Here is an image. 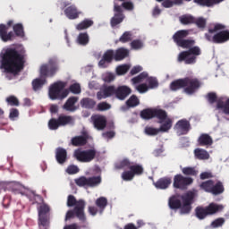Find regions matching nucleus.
<instances>
[{"label":"nucleus","instance_id":"obj_62","mask_svg":"<svg viewBox=\"0 0 229 229\" xmlns=\"http://www.w3.org/2000/svg\"><path fill=\"white\" fill-rule=\"evenodd\" d=\"M221 30H225V25L223 24H216L213 29L208 30V34L212 35V33H216V31H219Z\"/></svg>","mask_w":229,"mask_h":229},{"label":"nucleus","instance_id":"obj_30","mask_svg":"<svg viewBox=\"0 0 229 229\" xmlns=\"http://www.w3.org/2000/svg\"><path fill=\"white\" fill-rule=\"evenodd\" d=\"M185 89V78L177 79L170 83V90L176 92V90Z\"/></svg>","mask_w":229,"mask_h":229},{"label":"nucleus","instance_id":"obj_20","mask_svg":"<svg viewBox=\"0 0 229 229\" xmlns=\"http://www.w3.org/2000/svg\"><path fill=\"white\" fill-rule=\"evenodd\" d=\"M116 89L114 85L106 86L103 88L102 92H98V99H106V98H112V96H116Z\"/></svg>","mask_w":229,"mask_h":229},{"label":"nucleus","instance_id":"obj_34","mask_svg":"<svg viewBox=\"0 0 229 229\" xmlns=\"http://www.w3.org/2000/svg\"><path fill=\"white\" fill-rule=\"evenodd\" d=\"M89 137L87 136H75L72 139V146L80 147L87 144Z\"/></svg>","mask_w":229,"mask_h":229},{"label":"nucleus","instance_id":"obj_8","mask_svg":"<svg viewBox=\"0 0 229 229\" xmlns=\"http://www.w3.org/2000/svg\"><path fill=\"white\" fill-rule=\"evenodd\" d=\"M38 225L39 229H49L51 226V208L47 204H42L38 209Z\"/></svg>","mask_w":229,"mask_h":229},{"label":"nucleus","instance_id":"obj_23","mask_svg":"<svg viewBox=\"0 0 229 229\" xmlns=\"http://www.w3.org/2000/svg\"><path fill=\"white\" fill-rule=\"evenodd\" d=\"M91 121L97 130H105L106 128V116L95 114L91 116Z\"/></svg>","mask_w":229,"mask_h":229},{"label":"nucleus","instance_id":"obj_48","mask_svg":"<svg viewBox=\"0 0 229 229\" xmlns=\"http://www.w3.org/2000/svg\"><path fill=\"white\" fill-rule=\"evenodd\" d=\"M5 101L10 106H19V105H21V103L19 102V98H17V97L13 95L6 98Z\"/></svg>","mask_w":229,"mask_h":229},{"label":"nucleus","instance_id":"obj_47","mask_svg":"<svg viewBox=\"0 0 229 229\" xmlns=\"http://www.w3.org/2000/svg\"><path fill=\"white\" fill-rule=\"evenodd\" d=\"M126 167L128 169L131 167V162L128 158H123V160H121L119 163L115 165L116 169H126Z\"/></svg>","mask_w":229,"mask_h":229},{"label":"nucleus","instance_id":"obj_64","mask_svg":"<svg viewBox=\"0 0 229 229\" xmlns=\"http://www.w3.org/2000/svg\"><path fill=\"white\" fill-rule=\"evenodd\" d=\"M122 6L124 8V10H128L129 12H131V10L134 8L133 3L131 2H123Z\"/></svg>","mask_w":229,"mask_h":229},{"label":"nucleus","instance_id":"obj_51","mask_svg":"<svg viewBox=\"0 0 229 229\" xmlns=\"http://www.w3.org/2000/svg\"><path fill=\"white\" fill-rule=\"evenodd\" d=\"M59 126H61V125H60V122H59L58 118L57 119L52 118L49 120V122H48L49 130H58Z\"/></svg>","mask_w":229,"mask_h":229},{"label":"nucleus","instance_id":"obj_61","mask_svg":"<svg viewBox=\"0 0 229 229\" xmlns=\"http://www.w3.org/2000/svg\"><path fill=\"white\" fill-rule=\"evenodd\" d=\"M19 117V109L12 108L10 110L9 118L11 121H15V118Z\"/></svg>","mask_w":229,"mask_h":229},{"label":"nucleus","instance_id":"obj_9","mask_svg":"<svg viewBox=\"0 0 229 229\" xmlns=\"http://www.w3.org/2000/svg\"><path fill=\"white\" fill-rule=\"evenodd\" d=\"M140 117L145 121H149L156 118L158 119L159 123H162L167 119V112H165L164 109L146 108L140 111Z\"/></svg>","mask_w":229,"mask_h":229},{"label":"nucleus","instance_id":"obj_29","mask_svg":"<svg viewBox=\"0 0 229 229\" xmlns=\"http://www.w3.org/2000/svg\"><path fill=\"white\" fill-rule=\"evenodd\" d=\"M199 146H212L214 144V140L212 137L207 133H202L198 139Z\"/></svg>","mask_w":229,"mask_h":229},{"label":"nucleus","instance_id":"obj_59","mask_svg":"<svg viewBox=\"0 0 229 229\" xmlns=\"http://www.w3.org/2000/svg\"><path fill=\"white\" fill-rule=\"evenodd\" d=\"M131 49H141L142 47V41L140 39H134L131 42Z\"/></svg>","mask_w":229,"mask_h":229},{"label":"nucleus","instance_id":"obj_33","mask_svg":"<svg viewBox=\"0 0 229 229\" xmlns=\"http://www.w3.org/2000/svg\"><path fill=\"white\" fill-rule=\"evenodd\" d=\"M91 26H94V21L90 19H84L76 25V30L78 31H83V30H89V28H91Z\"/></svg>","mask_w":229,"mask_h":229},{"label":"nucleus","instance_id":"obj_52","mask_svg":"<svg viewBox=\"0 0 229 229\" xmlns=\"http://www.w3.org/2000/svg\"><path fill=\"white\" fill-rule=\"evenodd\" d=\"M130 71V65L123 64L116 68V72L119 76H123V74H126Z\"/></svg>","mask_w":229,"mask_h":229},{"label":"nucleus","instance_id":"obj_12","mask_svg":"<svg viewBox=\"0 0 229 229\" xmlns=\"http://www.w3.org/2000/svg\"><path fill=\"white\" fill-rule=\"evenodd\" d=\"M201 89V81L194 77L184 78V92L192 96Z\"/></svg>","mask_w":229,"mask_h":229},{"label":"nucleus","instance_id":"obj_39","mask_svg":"<svg viewBox=\"0 0 229 229\" xmlns=\"http://www.w3.org/2000/svg\"><path fill=\"white\" fill-rule=\"evenodd\" d=\"M129 169L134 176H140L144 174V166H142V165H139V164L131 165Z\"/></svg>","mask_w":229,"mask_h":229},{"label":"nucleus","instance_id":"obj_53","mask_svg":"<svg viewBox=\"0 0 229 229\" xmlns=\"http://www.w3.org/2000/svg\"><path fill=\"white\" fill-rule=\"evenodd\" d=\"M194 24H196V26L200 30H203L207 26V20L203 17H199L198 19L195 18Z\"/></svg>","mask_w":229,"mask_h":229},{"label":"nucleus","instance_id":"obj_6","mask_svg":"<svg viewBox=\"0 0 229 229\" xmlns=\"http://www.w3.org/2000/svg\"><path fill=\"white\" fill-rule=\"evenodd\" d=\"M13 30L14 31H10L8 33V27L4 24H0V38L3 42H8L10 40H15V37H19L20 38H24V26L22 23H16L13 26Z\"/></svg>","mask_w":229,"mask_h":229},{"label":"nucleus","instance_id":"obj_56","mask_svg":"<svg viewBox=\"0 0 229 229\" xmlns=\"http://www.w3.org/2000/svg\"><path fill=\"white\" fill-rule=\"evenodd\" d=\"M145 133L146 135H158L160 133V130L153 127H146L145 128Z\"/></svg>","mask_w":229,"mask_h":229},{"label":"nucleus","instance_id":"obj_40","mask_svg":"<svg viewBox=\"0 0 229 229\" xmlns=\"http://www.w3.org/2000/svg\"><path fill=\"white\" fill-rule=\"evenodd\" d=\"M194 155L199 160H208V158H210L208 152L201 148H196L194 150Z\"/></svg>","mask_w":229,"mask_h":229},{"label":"nucleus","instance_id":"obj_32","mask_svg":"<svg viewBox=\"0 0 229 229\" xmlns=\"http://www.w3.org/2000/svg\"><path fill=\"white\" fill-rule=\"evenodd\" d=\"M223 192H225L223 182L221 181H218L216 183L214 182L211 189V194H213V196H219V194H223Z\"/></svg>","mask_w":229,"mask_h":229},{"label":"nucleus","instance_id":"obj_15","mask_svg":"<svg viewBox=\"0 0 229 229\" xmlns=\"http://www.w3.org/2000/svg\"><path fill=\"white\" fill-rule=\"evenodd\" d=\"M194 183V179L192 177H185L179 174L174 175L173 187L174 189H180L181 191H185L189 185Z\"/></svg>","mask_w":229,"mask_h":229},{"label":"nucleus","instance_id":"obj_4","mask_svg":"<svg viewBox=\"0 0 229 229\" xmlns=\"http://www.w3.org/2000/svg\"><path fill=\"white\" fill-rule=\"evenodd\" d=\"M195 196L196 194L194 191H188L184 195L181 196V200L180 195H173L168 199V207L171 208V210L181 209L182 214H191Z\"/></svg>","mask_w":229,"mask_h":229},{"label":"nucleus","instance_id":"obj_43","mask_svg":"<svg viewBox=\"0 0 229 229\" xmlns=\"http://www.w3.org/2000/svg\"><path fill=\"white\" fill-rule=\"evenodd\" d=\"M213 183H214V180H208V181L202 182L199 184V189L201 191H204L205 192H209V194H211Z\"/></svg>","mask_w":229,"mask_h":229},{"label":"nucleus","instance_id":"obj_10","mask_svg":"<svg viewBox=\"0 0 229 229\" xmlns=\"http://www.w3.org/2000/svg\"><path fill=\"white\" fill-rule=\"evenodd\" d=\"M223 207L221 205H218L216 203L211 202L207 207H197L195 209V214L198 219H205V217H208V216H214L215 214H217V212H221V209Z\"/></svg>","mask_w":229,"mask_h":229},{"label":"nucleus","instance_id":"obj_24","mask_svg":"<svg viewBox=\"0 0 229 229\" xmlns=\"http://www.w3.org/2000/svg\"><path fill=\"white\" fill-rule=\"evenodd\" d=\"M171 183H173L171 177H162L154 182V185L156 189H161L164 191L165 189H169V185H171Z\"/></svg>","mask_w":229,"mask_h":229},{"label":"nucleus","instance_id":"obj_54","mask_svg":"<svg viewBox=\"0 0 229 229\" xmlns=\"http://www.w3.org/2000/svg\"><path fill=\"white\" fill-rule=\"evenodd\" d=\"M69 92H72V94H81V87L78 83L72 84L69 87Z\"/></svg>","mask_w":229,"mask_h":229},{"label":"nucleus","instance_id":"obj_60","mask_svg":"<svg viewBox=\"0 0 229 229\" xmlns=\"http://www.w3.org/2000/svg\"><path fill=\"white\" fill-rule=\"evenodd\" d=\"M136 89L138 90V92H140V94H144V92H148V90H149V88H148V84L142 83V84L138 85L136 87Z\"/></svg>","mask_w":229,"mask_h":229},{"label":"nucleus","instance_id":"obj_28","mask_svg":"<svg viewBox=\"0 0 229 229\" xmlns=\"http://www.w3.org/2000/svg\"><path fill=\"white\" fill-rule=\"evenodd\" d=\"M76 103H78V97H70L63 106V108L66 112H76V106H74Z\"/></svg>","mask_w":229,"mask_h":229},{"label":"nucleus","instance_id":"obj_2","mask_svg":"<svg viewBox=\"0 0 229 229\" xmlns=\"http://www.w3.org/2000/svg\"><path fill=\"white\" fill-rule=\"evenodd\" d=\"M58 71H60V62L58 61V57H50L47 64H44L40 66L39 74L42 79L38 78L32 81L33 90H35V92L40 90V89L47 83L46 78H53Z\"/></svg>","mask_w":229,"mask_h":229},{"label":"nucleus","instance_id":"obj_17","mask_svg":"<svg viewBox=\"0 0 229 229\" xmlns=\"http://www.w3.org/2000/svg\"><path fill=\"white\" fill-rule=\"evenodd\" d=\"M114 60H115V50L108 49L104 53L101 60L98 62V67L100 69H106Z\"/></svg>","mask_w":229,"mask_h":229},{"label":"nucleus","instance_id":"obj_22","mask_svg":"<svg viewBox=\"0 0 229 229\" xmlns=\"http://www.w3.org/2000/svg\"><path fill=\"white\" fill-rule=\"evenodd\" d=\"M131 94V88L123 85L116 87V99H119L120 101H124L128 96Z\"/></svg>","mask_w":229,"mask_h":229},{"label":"nucleus","instance_id":"obj_18","mask_svg":"<svg viewBox=\"0 0 229 229\" xmlns=\"http://www.w3.org/2000/svg\"><path fill=\"white\" fill-rule=\"evenodd\" d=\"M174 128L179 135H187L192 127L191 126V122L189 120L181 119L177 121Z\"/></svg>","mask_w":229,"mask_h":229},{"label":"nucleus","instance_id":"obj_5","mask_svg":"<svg viewBox=\"0 0 229 229\" xmlns=\"http://www.w3.org/2000/svg\"><path fill=\"white\" fill-rule=\"evenodd\" d=\"M87 203L84 199H76L74 195H69L67 198V207H74L73 209H70L66 212L64 221H69L77 217L79 221L85 223L87 216H85V207Z\"/></svg>","mask_w":229,"mask_h":229},{"label":"nucleus","instance_id":"obj_49","mask_svg":"<svg viewBox=\"0 0 229 229\" xmlns=\"http://www.w3.org/2000/svg\"><path fill=\"white\" fill-rule=\"evenodd\" d=\"M146 81L148 84V89H157L158 87V80L155 77H147Z\"/></svg>","mask_w":229,"mask_h":229},{"label":"nucleus","instance_id":"obj_13","mask_svg":"<svg viewBox=\"0 0 229 229\" xmlns=\"http://www.w3.org/2000/svg\"><path fill=\"white\" fill-rule=\"evenodd\" d=\"M102 182L101 176H91V177H86V176H81L78 179H75V183L78 185V187H98V185H100Z\"/></svg>","mask_w":229,"mask_h":229},{"label":"nucleus","instance_id":"obj_3","mask_svg":"<svg viewBox=\"0 0 229 229\" xmlns=\"http://www.w3.org/2000/svg\"><path fill=\"white\" fill-rule=\"evenodd\" d=\"M195 44L196 41L194 39H184L181 42L179 47L188 50L182 51L178 55L177 62H184L186 65L196 64L198 56L201 55V48L199 47H193Z\"/></svg>","mask_w":229,"mask_h":229},{"label":"nucleus","instance_id":"obj_63","mask_svg":"<svg viewBox=\"0 0 229 229\" xmlns=\"http://www.w3.org/2000/svg\"><path fill=\"white\" fill-rule=\"evenodd\" d=\"M103 80L106 83H111V81H114L115 80V75H114L113 73H106V75H104Z\"/></svg>","mask_w":229,"mask_h":229},{"label":"nucleus","instance_id":"obj_50","mask_svg":"<svg viewBox=\"0 0 229 229\" xmlns=\"http://www.w3.org/2000/svg\"><path fill=\"white\" fill-rule=\"evenodd\" d=\"M135 178V175H133L132 172L131 170L129 171H124L122 174V180L124 182H131Z\"/></svg>","mask_w":229,"mask_h":229},{"label":"nucleus","instance_id":"obj_45","mask_svg":"<svg viewBox=\"0 0 229 229\" xmlns=\"http://www.w3.org/2000/svg\"><path fill=\"white\" fill-rule=\"evenodd\" d=\"M182 173L185 176H196L199 172L196 169V167L186 166L182 169Z\"/></svg>","mask_w":229,"mask_h":229},{"label":"nucleus","instance_id":"obj_37","mask_svg":"<svg viewBox=\"0 0 229 229\" xmlns=\"http://www.w3.org/2000/svg\"><path fill=\"white\" fill-rule=\"evenodd\" d=\"M90 42V37L88 32H81L77 37V43L80 46H87Z\"/></svg>","mask_w":229,"mask_h":229},{"label":"nucleus","instance_id":"obj_1","mask_svg":"<svg viewBox=\"0 0 229 229\" xmlns=\"http://www.w3.org/2000/svg\"><path fill=\"white\" fill-rule=\"evenodd\" d=\"M26 51L17 48H7L2 55V69L10 74H18L24 69Z\"/></svg>","mask_w":229,"mask_h":229},{"label":"nucleus","instance_id":"obj_36","mask_svg":"<svg viewBox=\"0 0 229 229\" xmlns=\"http://www.w3.org/2000/svg\"><path fill=\"white\" fill-rule=\"evenodd\" d=\"M160 123H161V126L159 127L158 130H159V131H162L163 133L169 131V130H171V128H173V120L171 118H168L167 116Z\"/></svg>","mask_w":229,"mask_h":229},{"label":"nucleus","instance_id":"obj_58","mask_svg":"<svg viewBox=\"0 0 229 229\" xmlns=\"http://www.w3.org/2000/svg\"><path fill=\"white\" fill-rule=\"evenodd\" d=\"M225 225V218H217L211 223L212 228H219Z\"/></svg>","mask_w":229,"mask_h":229},{"label":"nucleus","instance_id":"obj_27","mask_svg":"<svg viewBox=\"0 0 229 229\" xmlns=\"http://www.w3.org/2000/svg\"><path fill=\"white\" fill-rule=\"evenodd\" d=\"M55 160L58 164H65L67 162V150L64 148H57L55 149Z\"/></svg>","mask_w":229,"mask_h":229},{"label":"nucleus","instance_id":"obj_38","mask_svg":"<svg viewBox=\"0 0 229 229\" xmlns=\"http://www.w3.org/2000/svg\"><path fill=\"white\" fill-rule=\"evenodd\" d=\"M81 106L82 108H87L88 110H92L96 106V101L89 98H85L81 100Z\"/></svg>","mask_w":229,"mask_h":229},{"label":"nucleus","instance_id":"obj_44","mask_svg":"<svg viewBox=\"0 0 229 229\" xmlns=\"http://www.w3.org/2000/svg\"><path fill=\"white\" fill-rule=\"evenodd\" d=\"M133 40V33L131 31L123 32L118 39V42L122 44H127V42H131Z\"/></svg>","mask_w":229,"mask_h":229},{"label":"nucleus","instance_id":"obj_31","mask_svg":"<svg viewBox=\"0 0 229 229\" xmlns=\"http://www.w3.org/2000/svg\"><path fill=\"white\" fill-rule=\"evenodd\" d=\"M223 1L225 0H193L199 6H206L207 8H210L215 4H219V3H223Z\"/></svg>","mask_w":229,"mask_h":229},{"label":"nucleus","instance_id":"obj_35","mask_svg":"<svg viewBox=\"0 0 229 229\" xmlns=\"http://www.w3.org/2000/svg\"><path fill=\"white\" fill-rule=\"evenodd\" d=\"M60 126H67V124H74V118L71 115L61 114L58 116Z\"/></svg>","mask_w":229,"mask_h":229},{"label":"nucleus","instance_id":"obj_16","mask_svg":"<svg viewBox=\"0 0 229 229\" xmlns=\"http://www.w3.org/2000/svg\"><path fill=\"white\" fill-rule=\"evenodd\" d=\"M205 38L208 42H213V44H225V42H228L229 40V31L222 30L214 36H212V34L206 33Z\"/></svg>","mask_w":229,"mask_h":229},{"label":"nucleus","instance_id":"obj_55","mask_svg":"<svg viewBox=\"0 0 229 229\" xmlns=\"http://www.w3.org/2000/svg\"><path fill=\"white\" fill-rule=\"evenodd\" d=\"M110 108H112L110 104L106 102H100L98 105L97 110H98V112H105L106 110H110Z\"/></svg>","mask_w":229,"mask_h":229},{"label":"nucleus","instance_id":"obj_7","mask_svg":"<svg viewBox=\"0 0 229 229\" xmlns=\"http://www.w3.org/2000/svg\"><path fill=\"white\" fill-rule=\"evenodd\" d=\"M65 89V82L64 81H57L52 84L48 89V96L52 101L55 99H65L69 96V89Z\"/></svg>","mask_w":229,"mask_h":229},{"label":"nucleus","instance_id":"obj_26","mask_svg":"<svg viewBox=\"0 0 229 229\" xmlns=\"http://www.w3.org/2000/svg\"><path fill=\"white\" fill-rule=\"evenodd\" d=\"M128 56H130V50L127 48L119 47L114 51V62H123Z\"/></svg>","mask_w":229,"mask_h":229},{"label":"nucleus","instance_id":"obj_11","mask_svg":"<svg viewBox=\"0 0 229 229\" xmlns=\"http://www.w3.org/2000/svg\"><path fill=\"white\" fill-rule=\"evenodd\" d=\"M96 155H98V151L94 148H89L86 150L76 149L73 153L74 158L78 160V162L89 163L92 162L94 158H96Z\"/></svg>","mask_w":229,"mask_h":229},{"label":"nucleus","instance_id":"obj_21","mask_svg":"<svg viewBox=\"0 0 229 229\" xmlns=\"http://www.w3.org/2000/svg\"><path fill=\"white\" fill-rule=\"evenodd\" d=\"M64 15L67 19H70V21H74L80 18L81 12L78 9L76 4H72L64 9Z\"/></svg>","mask_w":229,"mask_h":229},{"label":"nucleus","instance_id":"obj_57","mask_svg":"<svg viewBox=\"0 0 229 229\" xmlns=\"http://www.w3.org/2000/svg\"><path fill=\"white\" fill-rule=\"evenodd\" d=\"M66 173L68 174H77V173H80V168L75 165H71L67 167Z\"/></svg>","mask_w":229,"mask_h":229},{"label":"nucleus","instance_id":"obj_14","mask_svg":"<svg viewBox=\"0 0 229 229\" xmlns=\"http://www.w3.org/2000/svg\"><path fill=\"white\" fill-rule=\"evenodd\" d=\"M95 205L96 206H89V214H90V216H97L98 212L101 216L108 205V199L106 197H99L96 199Z\"/></svg>","mask_w":229,"mask_h":229},{"label":"nucleus","instance_id":"obj_25","mask_svg":"<svg viewBox=\"0 0 229 229\" xmlns=\"http://www.w3.org/2000/svg\"><path fill=\"white\" fill-rule=\"evenodd\" d=\"M189 37V30H182L176 31L173 36L174 42L176 43V46H180L182 42L185 40Z\"/></svg>","mask_w":229,"mask_h":229},{"label":"nucleus","instance_id":"obj_41","mask_svg":"<svg viewBox=\"0 0 229 229\" xmlns=\"http://www.w3.org/2000/svg\"><path fill=\"white\" fill-rule=\"evenodd\" d=\"M125 105L128 108H135V106H139V105H140V100L137 95H132L126 100Z\"/></svg>","mask_w":229,"mask_h":229},{"label":"nucleus","instance_id":"obj_42","mask_svg":"<svg viewBox=\"0 0 229 229\" xmlns=\"http://www.w3.org/2000/svg\"><path fill=\"white\" fill-rule=\"evenodd\" d=\"M179 21L181 24H183V26H187L189 24H194L195 18L191 14H184L179 18Z\"/></svg>","mask_w":229,"mask_h":229},{"label":"nucleus","instance_id":"obj_46","mask_svg":"<svg viewBox=\"0 0 229 229\" xmlns=\"http://www.w3.org/2000/svg\"><path fill=\"white\" fill-rule=\"evenodd\" d=\"M147 78H148V72H143L140 73L138 76L133 77L131 80V81L132 85H138V83H142V81L147 80Z\"/></svg>","mask_w":229,"mask_h":229},{"label":"nucleus","instance_id":"obj_19","mask_svg":"<svg viewBox=\"0 0 229 229\" xmlns=\"http://www.w3.org/2000/svg\"><path fill=\"white\" fill-rule=\"evenodd\" d=\"M114 15L113 18H111V26L112 28H115L118 24H121L124 21V13H123V7L121 5H118L117 4H114Z\"/></svg>","mask_w":229,"mask_h":229}]
</instances>
